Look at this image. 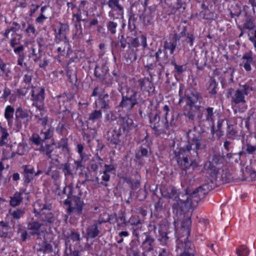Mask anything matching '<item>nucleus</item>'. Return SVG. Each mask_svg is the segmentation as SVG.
<instances>
[{"label": "nucleus", "mask_w": 256, "mask_h": 256, "mask_svg": "<svg viewBox=\"0 0 256 256\" xmlns=\"http://www.w3.org/2000/svg\"><path fill=\"white\" fill-rule=\"evenodd\" d=\"M214 108L212 107H208L204 108L202 112L196 114V118L198 119L199 122L206 121L208 124H213L215 122V115Z\"/></svg>", "instance_id": "ddd939ff"}, {"label": "nucleus", "mask_w": 256, "mask_h": 256, "mask_svg": "<svg viewBox=\"0 0 256 256\" xmlns=\"http://www.w3.org/2000/svg\"><path fill=\"white\" fill-rule=\"evenodd\" d=\"M246 152L248 154H252L256 152V146L252 145L249 143L246 144Z\"/></svg>", "instance_id": "bf43d9fd"}, {"label": "nucleus", "mask_w": 256, "mask_h": 256, "mask_svg": "<svg viewBox=\"0 0 256 256\" xmlns=\"http://www.w3.org/2000/svg\"><path fill=\"white\" fill-rule=\"evenodd\" d=\"M110 178V176L108 174V173L106 172H103V175L102 176V182H101V184L105 186H108V184L105 182H108L109 181Z\"/></svg>", "instance_id": "864d4df0"}, {"label": "nucleus", "mask_w": 256, "mask_h": 256, "mask_svg": "<svg viewBox=\"0 0 256 256\" xmlns=\"http://www.w3.org/2000/svg\"><path fill=\"white\" fill-rule=\"evenodd\" d=\"M146 236L144 240L142 242V248L144 252H148L154 250V238L152 236L148 234L146 232L144 234Z\"/></svg>", "instance_id": "f3484780"}, {"label": "nucleus", "mask_w": 256, "mask_h": 256, "mask_svg": "<svg viewBox=\"0 0 256 256\" xmlns=\"http://www.w3.org/2000/svg\"><path fill=\"white\" fill-rule=\"evenodd\" d=\"M28 88H18L15 90L16 94L19 96H24L28 92Z\"/></svg>", "instance_id": "13d9d810"}, {"label": "nucleus", "mask_w": 256, "mask_h": 256, "mask_svg": "<svg viewBox=\"0 0 256 256\" xmlns=\"http://www.w3.org/2000/svg\"><path fill=\"white\" fill-rule=\"evenodd\" d=\"M177 126H178V124H176V120H175L174 119V118H172L170 124H168V120H167V122H166H166L164 123V126L166 130H168L170 129L171 128H174V127H176Z\"/></svg>", "instance_id": "8fccbe9b"}, {"label": "nucleus", "mask_w": 256, "mask_h": 256, "mask_svg": "<svg viewBox=\"0 0 256 256\" xmlns=\"http://www.w3.org/2000/svg\"><path fill=\"white\" fill-rule=\"evenodd\" d=\"M35 215L40 216V218L44 222H51L52 214L50 212L51 206L43 204L41 201H36L34 205Z\"/></svg>", "instance_id": "0eeeda50"}, {"label": "nucleus", "mask_w": 256, "mask_h": 256, "mask_svg": "<svg viewBox=\"0 0 256 256\" xmlns=\"http://www.w3.org/2000/svg\"><path fill=\"white\" fill-rule=\"evenodd\" d=\"M30 54L32 56H34L36 57V58L34 60L35 62L37 61L38 60L40 59L39 57H37V56L38 54L40 52L39 48L37 50L36 48H34V46H33L30 48Z\"/></svg>", "instance_id": "5fc2aeb1"}, {"label": "nucleus", "mask_w": 256, "mask_h": 256, "mask_svg": "<svg viewBox=\"0 0 256 256\" xmlns=\"http://www.w3.org/2000/svg\"><path fill=\"white\" fill-rule=\"evenodd\" d=\"M170 251L167 248H162L159 252L158 256H170Z\"/></svg>", "instance_id": "774afa93"}, {"label": "nucleus", "mask_w": 256, "mask_h": 256, "mask_svg": "<svg viewBox=\"0 0 256 256\" xmlns=\"http://www.w3.org/2000/svg\"><path fill=\"white\" fill-rule=\"evenodd\" d=\"M69 30V26L68 24L60 23V26L58 34L56 36L57 40H67L66 32Z\"/></svg>", "instance_id": "412c9836"}, {"label": "nucleus", "mask_w": 256, "mask_h": 256, "mask_svg": "<svg viewBox=\"0 0 256 256\" xmlns=\"http://www.w3.org/2000/svg\"><path fill=\"white\" fill-rule=\"evenodd\" d=\"M160 120V117L158 114H156L154 116H151L150 119V121L151 124V126L152 129L155 130H159V125L158 122Z\"/></svg>", "instance_id": "473e14b6"}, {"label": "nucleus", "mask_w": 256, "mask_h": 256, "mask_svg": "<svg viewBox=\"0 0 256 256\" xmlns=\"http://www.w3.org/2000/svg\"><path fill=\"white\" fill-rule=\"evenodd\" d=\"M60 168L62 170V172L64 174L65 177V180L66 182L69 180L70 178L71 180H72L74 178V174L72 172V170L71 168L70 165L69 163L66 162L64 164H62L60 165Z\"/></svg>", "instance_id": "aec40b11"}, {"label": "nucleus", "mask_w": 256, "mask_h": 256, "mask_svg": "<svg viewBox=\"0 0 256 256\" xmlns=\"http://www.w3.org/2000/svg\"><path fill=\"white\" fill-rule=\"evenodd\" d=\"M24 168V183L28 184L34 178V168L30 165H26L22 166Z\"/></svg>", "instance_id": "a211bd4d"}, {"label": "nucleus", "mask_w": 256, "mask_h": 256, "mask_svg": "<svg viewBox=\"0 0 256 256\" xmlns=\"http://www.w3.org/2000/svg\"><path fill=\"white\" fill-rule=\"evenodd\" d=\"M164 197H166L167 198H168L172 200H174V202L172 203V208L174 210H176V211L180 210L182 211H185L188 210V209H186V208H174V204H178V203H180V201L182 199H184L185 200H186V197H182V196L186 195L185 194H178L177 190L174 188H170L168 191L167 192L166 194H162Z\"/></svg>", "instance_id": "f8f14e48"}, {"label": "nucleus", "mask_w": 256, "mask_h": 256, "mask_svg": "<svg viewBox=\"0 0 256 256\" xmlns=\"http://www.w3.org/2000/svg\"><path fill=\"white\" fill-rule=\"evenodd\" d=\"M238 132L232 126H228L226 134L228 138L234 139L237 136Z\"/></svg>", "instance_id": "49530a36"}, {"label": "nucleus", "mask_w": 256, "mask_h": 256, "mask_svg": "<svg viewBox=\"0 0 256 256\" xmlns=\"http://www.w3.org/2000/svg\"><path fill=\"white\" fill-rule=\"evenodd\" d=\"M176 48V44L173 42H165L164 44V50H170V54H172L174 52L175 49Z\"/></svg>", "instance_id": "79ce46f5"}, {"label": "nucleus", "mask_w": 256, "mask_h": 256, "mask_svg": "<svg viewBox=\"0 0 256 256\" xmlns=\"http://www.w3.org/2000/svg\"><path fill=\"white\" fill-rule=\"evenodd\" d=\"M25 213V210L23 209H16L10 212V215L14 220H19L22 218Z\"/></svg>", "instance_id": "ea45409f"}, {"label": "nucleus", "mask_w": 256, "mask_h": 256, "mask_svg": "<svg viewBox=\"0 0 256 256\" xmlns=\"http://www.w3.org/2000/svg\"><path fill=\"white\" fill-rule=\"evenodd\" d=\"M138 84L142 90L149 92L152 88V83L148 78L140 79L138 81Z\"/></svg>", "instance_id": "393cba45"}, {"label": "nucleus", "mask_w": 256, "mask_h": 256, "mask_svg": "<svg viewBox=\"0 0 256 256\" xmlns=\"http://www.w3.org/2000/svg\"><path fill=\"white\" fill-rule=\"evenodd\" d=\"M42 226V224L35 221L32 220L28 223V229L30 230V234H40V230Z\"/></svg>", "instance_id": "b1692460"}, {"label": "nucleus", "mask_w": 256, "mask_h": 256, "mask_svg": "<svg viewBox=\"0 0 256 256\" xmlns=\"http://www.w3.org/2000/svg\"><path fill=\"white\" fill-rule=\"evenodd\" d=\"M118 40L120 43V46L122 48H124L126 46L128 43L124 35L119 36L118 37Z\"/></svg>", "instance_id": "e2e57ef3"}, {"label": "nucleus", "mask_w": 256, "mask_h": 256, "mask_svg": "<svg viewBox=\"0 0 256 256\" xmlns=\"http://www.w3.org/2000/svg\"><path fill=\"white\" fill-rule=\"evenodd\" d=\"M68 102V98L66 95H60L55 97L53 99V110L56 113H68L69 111L66 108Z\"/></svg>", "instance_id": "9d476101"}, {"label": "nucleus", "mask_w": 256, "mask_h": 256, "mask_svg": "<svg viewBox=\"0 0 256 256\" xmlns=\"http://www.w3.org/2000/svg\"><path fill=\"white\" fill-rule=\"evenodd\" d=\"M63 44L57 48L58 52H60V55L64 56L65 52L68 51L70 49L69 44L68 40H63Z\"/></svg>", "instance_id": "37998d69"}, {"label": "nucleus", "mask_w": 256, "mask_h": 256, "mask_svg": "<svg viewBox=\"0 0 256 256\" xmlns=\"http://www.w3.org/2000/svg\"><path fill=\"white\" fill-rule=\"evenodd\" d=\"M126 95H124V92H122V100L118 105V108L124 111L126 113L128 114L134 106L137 104L136 96L137 92L130 90V88L126 87Z\"/></svg>", "instance_id": "423d86ee"}, {"label": "nucleus", "mask_w": 256, "mask_h": 256, "mask_svg": "<svg viewBox=\"0 0 256 256\" xmlns=\"http://www.w3.org/2000/svg\"><path fill=\"white\" fill-rule=\"evenodd\" d=\"M177 163L180 168L184 170L186 173L187 170L190 167L192 169L198 166V164L196 161L192 159L188 154L186 156H176Z\"/></svg>", "instance_id": "9b49d317"}, {"label": "nucleus", "mask_w": 256, "mask_h": 256, "mask_svg": "<svg viewBox=\"0 0 256 256\" xmlns=\"http://www.w3.org/2000/svg\"><path fill=\"white\" fill-rule=\"evenodd\" d=\"M98 223H94L92 226L88 228L86 234L90 238H96L100 233L98 229Z\"/></svg>", "instance_id": "bb28decb"}, {"label": "nucleus", "mask_w": 256, "mask_h": 256, "mask_svg": "<svg viewBox=\"0 0 256 256\" xmlns=\"http://www.w3.org/2000/svg\"><path fill=\"white\" fill-rule=\"evenodd\" d=\"M54 128L50 126L48 128L46 129H43L40 134L41 136L42 137L43 140H46L48 139H50L52 138L54 134Z\"/></svg>", "instance_id": "7c9ffc66"}, {"label": "nucleus", "mask_w": 256, "mask_h": 256, "mask_svg": "<svg viewBox=\"0 0 256 256\" xmlns=\"http://www.w3.org/2000/svg\"><path fill=\"white\" fill-rule=\"evenodd\" d=\"M172 64L174 66V70H176L178 74H180L184 72L182 66L178 65L174 61L172 62Z\"/></svg>", "instance_id": "69168bd1"}, {"label": "nucleus", "mask_w": 256, "mask_h": 256, "mask_svg": "<svg viewBox=\"0 0 256 256\" xmlns=\"http://www.w3.org/2000/svg\"><path fill=\"white\" fill-rule=\"evenodd\" d=\"M194 248L193 244L188 240V238L186 235L179 238L176 240V250L178 249H183L186 252L192 253V252Z\"/></svg>", "instance_id": "4468645a"}, {"label": "nucleus", "mask_w": 256, "mask_h": 256, "mask_svg": "<svg viewBox=\"0 0 256 256\" xmlns=\"http://www.w3.org/2000/svg\"><path fill=\"white\" fill-rule=\"evenodd\" d=\"M248 34V40L253 44L254 47L256 48V30L254 31L249 32Z\"/></svg>", "instance_id": "09e8293b"}, {"label": "nucleus", "mask_w": 256, "mask_h": 256, "mask_svg": "<svg viewBox=\"0 0 256 256\" xmlns=\"http://www.w3.org/2000/svg\"><path fill=\"white\" fill-rule=\"evenodd\" d=\"M35 116L42 126L46 125L48 120V116L40 117L38 114H36Z\"/></svg>", "instance_id": "6e6d98bb"}, {"label": "nucleus", "mask_w": 256, "mask_h": 256, "mask_svg": "<svg viewBox=\"0 0 256 256\" xmlns=\"http://www.w3.org/2000/svg\"><path fill=\"white\" fill-rule=\"evenodd\" d=\"M26 152V146L24 144H20L18 145L16 152L20 156L24 155Z\"/></svg>", "instance_id": "4d7b16f0"}, {"label": "nucleus", "mask_w": 256, "mask_h": 256, "mask_svg": "<svg viewBox=\"0 0 256 256\" xmlns=\"http://www.w3.org/2000/svg\"><path fill=\"white\" fill-rule=\"evenodd\" d=\"M205 187H206V186H200L189 195L186 193V195L182 196V197H186V200L182 199L180 203L174 204V208H178L180 206L182 208H186L188 210L194 208L200 200L203 198L208 193V190Z\"/></svg>", "instance_id": "f03ea898"}, {"label": "nucleus", "mask_w": 256, "mask_h": 256, "mask_svg": "<svg viewBox=\"0 0 256 256\" xmlns=\"http://www.w3.org/2000/svg\"><path fill=\"white\" fill-rule=\"evenodd\" d=\"M103 83L106 84L110 85L111 84L113 81L112 76L109 74H105V76L104 78L102 80Z\"/></svg>", "instance_id": "603ef678"}, {"label": "nucleus", "mask_w": 256, "mask_h": 256, "mask_svg": "<svg viewBox=\"0 0 256 256\" xmlns=\"http://www.w3.org/2000/svg\"><path fill=\"white\" fill-rule=\"evenodd\" d=\"M34 248L36 252L40 254L42 253L44 254L45 253H49L52 250V244L45 240L42 241L41 244H36Z\"/></svg>", "instance_id": "6ab92c4d"}, {"label": "nucleus", "mask_w": 256, "mask_h": 256, "mask_svg": "<svg viewBox=\"0 0 256 256\" xmlns=\"http://www.w3.org/2000/svg\"><path fill=\"white\" fill-rule=\"evenodd\" d=\"M113 20L109 21L106 24V28L108 32L111 34H114L116 32V28L118 26V24Z\"/></svg>", "instance_id": "a19ab883"}, {"label": "nucleus", "mask_w": 256, "mask_h": 256, "mask_svg": "<svg viewBox=\"0 0 256 256\" xmlns=\"http://www.w3.org/2000/svg\"><path fill=\"white\" fill-rule=\"evenodd\" d=\"M48 18L44 14H40V15L36 19V22L40 24H42L44 20Z\"/></svg>", "instance_id": "0e129e2a"}, {"label": "nucleus", "mask_w": 256, "mask_h": 256, "mask_svg": "<svg viewBox=\"0 0 256 256\" xmlns=\"http://www.w3.org/2000/svg\"><path fill=\"white\" fill-rule=\"evenodd\" d=\"M191 224L192 221L190 218L184 219L182 223L181 231L184 235H186V238H188L190 235Z\"/></svg>", "instance_id": "a878e982"}, {"label": "nucleus", "mask_w": 256, "mask_h": 256, "mask_svg": "<svg viewBox=\"0 0 256 256\" xmlns=\"http://www.w3.org/2000/svg\"><path fill=\"white\" fill-rule=\"evenodd\" d=\"M0 131L2 136L0 138V146H2L6 143V140L9 134L5 128H1Z\"/></svg>", "instance_id": "c03bdc74"}, {"label": "nucleus", "mask_w": 256, "mask_h": 256, "mask_svg": "<svg viewBox=\"0 0 256 256\" xmlns=\"http://www.w3.org/2000/svg\"><path fill=\"white\" fill-rule=\"evenodd\" d=\"M242 62L240 64L244 70L247 71L252 70L251 65L254 64V58L251 52H247L244 54L242 58Z\"/></svg>", "instance_id": "dca6fc26"}, {"label": "nucleus", "mask_w": 256, "mask_h": 256, "mask_svg": "<svg viewBox=\"0 0 256 256\" xmlns=\"http://www.w3.org/2000/svg\"><path fill=\"white\" fill-rule=\"evenodd\" d=\"M255 25L253 22L252 20H246L243 26V30H250V31H254L253 29L254 28Z\"/></svg>", "instance_id": "de8ad7c7"}, {"label": "nucleus", "mask_w": 256, "mask_h": 256, "mask_svg": "<svg viewBox=\"0 0 256 256\" xmlns=\"http://www.w3.org/2000/svg\"><path fill=\"white\" fill-rule=\"evenodd\" d=\"M253 90V88L248 83L241 85L240 88L236 90L231 88L228 92L231 101L235 104H244L246 102V97Z\"/></svg>", "instance_id": "20e7f679"}, {"label": "nucleus", "mask_w": 256, "mask_h": 256, "mask_svg": "<svg viewBox=\"0 0 256 256\" xmlns=\"http://www.w3.org/2000/svg\"><path fill=\"white\" fill-rule=\"evenodd\" d=\"M14 109L11 106H7L5 108L4 118L8 120V124L13 118Z\"/></svg>", "instance_id": "c756f323"}, {"label": "nucleus", "mask_w": 256, "mask_h": 256, "mask_svg": "<svg viewBox=\"0 0 256 256\" xmlns=\"http://www.w3.org/2000/svg\"><path fill=\"white\" fill-rule=\"evenodd\" d=\"M30 112L29 110L21 107L17 108L15 114L16 119L18 120L20 119H24L28 121L30 117Z\"/></svg>", "instance_id": "5701e85b"}, {"label": "nucleus", "mask_w": 256, "mask_h": 256, "mask_svg": "<svg viewBox=\"0 0 256 256\" xmlns=\"http://www.w3.org/2000/svg\"><path fill=\"white\" fill-rule=\"evenodd\" d=\"M22 192H16L10 197V204L12 207H16L20 204L23 200Z\"/></svg>", "instance_id": "4be33fe9"}, {"label": "nucleus", "mask_w": 256, "mask_h": 256, "mask_svg": "<svg viewBox=\"0 0 256 256\" xmlns=\"http://www.w3.org/2000/svg\"><path fill=\"white\" fill-rule=\"evenodd\" d=\"M118 123L120 126L119 128H121V130L126 134L134 126L132 120L128 116L120 118Z\"/></svg>", "instance_id": "2eb2a0df"}, {"label": "nucleus", "mask_w": 256, "mask_h": 256, "mask_svg": "<svg viewBox=\"0 0 256 256\" xmlns=\"http://www.w3.org/2000/svg\"><path fill=\"white\" fill-rule=\"evenodd\" d=\"M54 150L53 146L50 144H46V146L41 145L38 150L44 152L48 158H51V153Z\"/></svg>", "instance_id": "58836bf2"}, {"label": "nucleus", "mask_w": 256, "mask_h": 256, "mask_svg": "<svg viewBox=\"0 0 256 256\" xmlns=\"http://www.w3.org/2000/svg\"><path fill=\"white\" fill-rule=\"evenodd\" d=\"M108 5L112 9L108 14L110 19L114 20L119 16H124V8L120 4L119 0H108Z\"/></svg>", "instance_id": "1a4fd4ad"}, {"label": "nucleus", "mask_w": 256, "mask_h": 256, "mask_svg": "<svg viewBox=\"0 0 256 256\" xmlns=\"http://www.w3.org/2000/svg\"><path fill=\"white\" fill-rule=\"evenodd\" d=\"M122 132L121 128H118V130H114L112 132L110 137V142L114 144H118L120 142V136L122 135Z\"/></svg>", "instance_id": "2f4dec72"}, {"label": "nucleus", "mask_w": 256, "mask_h": 256, "mask_svg": "<svg viewBox=\"0 0 256 256\" xmlns=\"http://www.w3.org/2000/svg\"><path fill=\"white\" fill-rule=\"evenodd\" d=\"M238 256H248L250 253L248 248L244 245L238 248L236 250Z\"/></svg>", "instance_id": "4c0bfd02"}, {"label": "nucleus", "mask_w": 256, "mask_h": 256, "mask_svg": "<svg viewBox=\"0 0 256 256\" xmlns=\"http://www.w3.org/2000/svg\"><path fill=\"white\" fill-rule=\"evenodd\" d=\"M44 90L42 88H34L32 90V106L36 108V114L40 117L47 116L46 110L44 106Z\"/></svg>", "instance_id": "39448f33"}, {"label": "nucleus", "mask_w": 256, "mask_h": 256, "mask_svg": "<svg viewBox=\"0 0 256 256\" xmlns=\"http://www.w3.org/2000/svg\"><path fill=\"white\" fill-rule=\"evenodd\" d=\"M69 238L72 240L74 242L78 241L79 242L80 240V234L76 232H71L70 234V235Z\"/></svg>", "instance_id": "052dcab7"}, {"label": "nucleus", "mask_w": 256, "mask_h": 256, "mask_svg": "<svg viewBox=\"0 0 256 256\" xmlns=\"http://www.w3.org/2000/svg\"><path fill=\"white\" fill-rule=\"evenodd\" d=\"M10 227L8 222L4 221H0V236L6 238L8 236V232Z\"/></svg>", "instance_id": "c85d7f7f"}, {"label": "nucleus", "mask_w": 256, "mask_h": 256, "mask_svg": "<svg viewBox=\"0 0 256 256\" xmlns=\"http://www.w3.org/2000/svg\"><path fill=\"white\" fill-rule=\"evenodd\" d=\"M96 104L98 108L103 110H108L110 108L109 100H104L102 98H99L96 101Z\"/></svg>", "instance_id": "72a5a7b5"}, {"label": "nucleus", "mask_w": 256, "mask_h": 256, "mask_svg": "<svg viewBox=\"0 0 256 256\" xmlns=\"http://www.w3.org/2000/svg\"><path fill=\"white\" fill-rule=\"evenodd\" d=\"M20 44V39L16 37L12 38L10 40V45L14 48L16 46Z\"/></svg>", "instance_id": "338daca9"}, {"label": "nucleus", "mask_w": 256, "mask_h": 256, "mask_svg": "<svg viewBox=\"0 0 256 256\" xmlns=\"http://www.w3.org/2000/svg\"><path fill=\"white\" fill-rule=\"evenodd\" d=\"M190 134L191 132H189L188 136L190 141L187 146L188 151L190 154H192L193 157L195 158L198 156L197 150L202 149L204 147V144L202 142V138L200 134H197L196 136L192 138H191Z\"/></svg>", "instance_id": "6e6552de"}, {"label": "nucleus", "mask_w": 256, "mask_h": 256, "mask_svg": "<svg viewBox=\"0 0 256 256\" xmlns=\"http://www.w3.org/2000/svg\"><path fill=\"white\" fill-rule=\"evenodd\" d=\"M64 192L66 194L68 198H71L65 200L64 204L69 206L68 212L75 214H80L82 210L84 202L80 198L82 192L78 184L74 186L72 182L64 188Z\"/></svg>", "instance_id": "f257e3e1"}, {"label": "nucleus", "mask_w": 256, "mask_h": 256, "mask_svg": "<svg viewBox=\"0 0 256 256\" xmlns=\"http://www.w3.org/2000/svg\"><path fill=\"white\" fill-rule=\"evenodd\" d=\"M106 73L107 70L105 68H102L98 66L95 68L94 74L96 78H99L101 80L105 76V74Z\"/></svg>", "instance_id": "c9c22d12"}, {"label": "nucleus", "mask_w": 256, "mask_h": 256, "mask_svg": "<svg viewBox=\"0 0 256 256\" xmlns=\"http://www.w3.org/2000/svg\"><path fill=\"white\" fill-rule=\"evenodd\" d=\"M217 88V84L214 81L210 82L208 88L209 92L212 94H216V88Z\"/></svg>", "instance_id": "3c124183"}, {"label": "nucleus", "mask_w": 256, "mask_h": 256, "mask_svg": "<svg viewBox=\"0 0 256 256\" xmlns=\"http://www.w3.org/2000/svg\"><path fill=\"white\" fill-rule=\"evenodd\" d=\"M31 140L32 142L37 146L42 145V143L44 141L42 137L41 136H39L36 134H34L32 135L31 138Z\"/></svg>", "instance_id": "a18cd8bd"}, {"label": "nucleus", "mask_w": 256, "mask_h": 256, "mask_svg": "<svg viewBox=\"0 0 256 256\" xmlns=\"http://www.w3.org/2000/svg\"><path fill=\"white\" fill-rule=\"evenodd\" d=\"M144 146H142L140 148V150L136 153V158L138 160H140L144 157H147L148 154V146L147 144L146 143L144 144Z\"/></svg>", "instance_id": "cd10ccee"}, {"label": "nucleus", "mask_w": 256, "mask_h": 256, "mask_svg": "<svg viewBox=\"0 0 256 256\" xmlns=\"http://www.w3.org/2000/svg\"><path fill=\"white\" fill-rule=\"evenodd\" d=\"M182 90L180 88L179 90V104H181L184 100L186 101V104L190 107L186 116L190 120L194 121L196 119V110L200 108V106H196L195 104L198 102L200 103L202 100V96L198 92L192 93L190 96H183L182 95Z\"/></svg>", "instance_id": "7ed1b4c3"}, {"label": "nucleus", "mask_w": 256, "mask_h": 256, "mask_svg": "<svg viewBox=\"0 0 256 256\" xmlns=\"http://www.w3.org/2000/svg\"><path fill=\"white\" fill-rule=\"evenodd\" d=\"M102 117V112L100 110H95L88 114V120L92 122L100 119Z\"/></svg>", "instance_id": "f704fd0d"}, {"label": "nucleus", "mask_w": 256, "mask_h": 256, "mask_svg": "<svg viewBox=\"0 0 256 256\" xmlns=\"http://www.w3.org/2000/svg\"><path fill=\"white\" fill-rule=\"evenodd\" d=\"M32 72H28L27 74L24 75L23 81L26 84L30 82L32 80Z\"/></svg>", "instance_id": "680f3d73"}, {"label": "nucleus", "mask_w": 256, "mask_h": 256, "mask_svg": "<svg viewBox=\"0 0 256 256\" xmlns=\"http://www.w3.org/2000/svg\"><path fill=\"white\" fill-rule=\"evenodd\" d=\"M141 224V220H138L136 222H134L132 224L136 225V226L134 228L132 234L135 237H136L138 239L139 238V232L140 231H143L144 229L142 226H139L140 224Z\"/></svg>", "instance_id": "e433bc0d"}]
</instances>
